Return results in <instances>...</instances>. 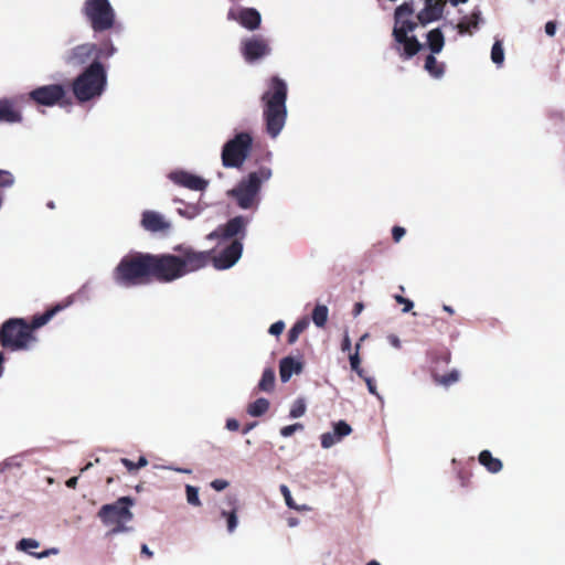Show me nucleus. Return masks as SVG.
<instances>
[{
    "label": "nucleus",
    "mask_w": 565,
    "mask_h": 565,
    "mask_svg": "<svg viewBox=\"0 0 565 565\" xmlns=\"http://www.w3.org/2000/svg\"><path fill=\"white\" fill-rule=\"evenodd\" d=\"M287 84L279 77H273L262 96L264 103V119L266 131L271 138H277L285 127L287 119Z\"/></svg>",
    "instance_id": "nucleus-1"
},
{
    "label": "nucleus",
    "mask_w": 565,
    "mask_h": 565,
    "mask_svg": "<svg viewBox=\"0 0 565 565\" xmlns=\"http://www.w3.org/2000/svg\"><path fill=\"white\" fill-rule=\"evenodd\" d=\"M273 177L269 167L262 166L242 178L237 184L227 191L242 210H257L260 203V191L264 183Z\"/></svg>",
    "instance_id": "nucleus-2"
},
{
    "label": "nucleus",
    "mask_w": 565,
    "mask_h": 565,
    "mask_svg": "<svg viewBox=\"0 0 565 565\" xmlns=\"http://www.w3.org/2000/svg\"><path fill=\"white\" fill-rule=\"evenodd\" d=\"M150 260V254L131 253L124 256L113 270L115 284L130 288L147 282L151 277Z\"/></svg>",
    "instance_id": "nucleus-3"
},
{
    "label": "nucleus",
    "mask_w": 565,
    "mask_h": 565,
    "mask_svg": "<svg viewBox=\"0 0 565 565\" xmlns=\"http://www.w3.org/2000/svg\"><path fill=\"white\" fill-rule=\"evenodd\" d=\"M134 505L135 500L131 497H120L113 503L102 505L97 516L109 529L106 533L107 536L135 531L134 526L130 525L134 520V512L131 511Z\"/></svg>",
    "instance_id": "nucleus-4"
},
{
    "label": "nucleus",
    "mask_w": 565,
    "mask_h": 565,
    "mask_svg": "<svg viewBox=\"0 0 565 565\" xmlns=\"http://www.w3.org/2000/svg\"><path fill=\"white\" fill-rule=\"evenodd\" d=\"M413 8L408 3H403L395 10V24L393 36L397 43V50L404 58L413 57L422 47L420 43L412 33L417 24L409 20Z\"/></svg>",
    "instance_id": "nucleus-5"
},
{
    "label": "nucleus",
    "mask_w": 565,
    "mask_h": 565,
    "mask_svg": "<svg viewBox=\"0 0 565 565\" xmlns=\"http://www.w3.org/2000/svg\"><path fill=\"white\" fill-rule=\"evenodd\" d=\"M107 85V74L104 66L93 62L73 83L75 97L84 103L99 97Z\"/></svg>",
    "instance_id": "nucleus-6"
},
{
    "label": "nucleus",
    "mask_w": 565,
    "mask_h": 565,
    "mask_svg": "<svg viewBox=\"0 0 565 565\" xmlns=\"http://www.w3.org/2000/svg\"><path fill=\"white\" fill-rule=\"evenodd\" d=\"M253 137L249 132L242 131L227 140L222 149L221 159L224 168L243 167L250 154Z\"/></svg>",
    "instance_id": "nucleus-7"
},
{
    "label": "nucleus",
    "mask_w": 565,
    "mask_h": 565,
    "mask_svg": "<svg viewBox=\"0 0 565 565\" xmlns=\"http://www.w3.org/2000/svg\"><path fill=\"white\" fill-rule=\"evenodd\" d=\"M35 342L30 326L22 319H10L2 324L0 343L11 350H25Z\"/></svg>",
    "instance_id": "nucleus-8"
},
{
    "label": "nucleus",
    "mask_w": 565,
    "mask_h": 565,
    "mask_svg": "<svg viewBox=\"0 0 565 565\" xmlns=\"http://www.w3.org/2000/svg\"><path fill=\"white\" fill-rule=\"evenodd\" d=\"M85 13L95 31H105L114 25L115 12L108 0H87Z\"/></svg>",
    "instance_id": "nucleus-9"
},
{
    "label": "nucleus",
    "mask_w": 565,
    "mask_h": 565,
    "mask_svg": "<svg viewBox=\"0 0 565 565\" xmlns=\"http://www.w3.org/2000/svg\"><path fill=\"white\" fill-rule=\"evenodd\" d=\"M150 267L151 277L160 281L170 282L183 277L177 255H151Z\"/></svg>",
    "instance_id": "nucleus-10"
},
{
    "label": "nucleus",
    "mask_w": 565,
    "mask_h": 565,
    "mask_svg": "<svg viewBox=\"0 0 565 565\" xmlns=\"http://www.w3.org/2000/svg\"><path fill=\"white\" fill-rule=\"evenodd\" d=\"M179 253V264L182 276L204 268L211 260L210 252L195 250L189 246H177Z\"/></svg>",
    "instance_id": "nucleus-11"
},
{
    "label": "nucleus",
    "mask_w": 565,
    "mask_h": 565,
    "mask_svg": "<svg viewBox=\"0 0 565 565\" xmlns=\"http://www.w3.org/2000/svg\"><path fill=\"white\" fill-rule=\"evenodd\" d=\"M248 224V220L244 216H235L230 220L225 225L217 227L215 231L211 232L206 239L214 241L217 239L220 243L231 239L238 236V241L245 237L246 226Z\"/></svg>",
    "instance_id": "nucleus-12"
},
{
    "label": "nucleus",
    "mask_w": 565,
    "mask_h": 565,
    "mask_svg": "<svg viewBox=\"0 0 565 565\" xmlns=\"http://www.w3.org/2000/svg\"><path fill=\"white\" fill-rule=\"evenodd\" d=\"M243 244L238 239L232 241L223 250L211 257L214 268L225 270L233 267L242 257Z\"/></svg>",
    "instance_id": "nucleus-13"
},
{
    "label": "nucleus",
    "mask_w": 565,
    "mask_h": 565,
    "mask_svg": "<svg viewBox=\"0 0 565 565\" xmlns=\"http://www.w3.org/2000/svg\"><path fill=\"white\" fill-rule=\"evenodd\" d=\"M227 19L237 22L249 31L257 30L262 22V15L256 9L239 6L230 8Z\"/></svg>",
    "instance_id": "nucleus-14"
},
{
    "label": "nucleus",
    "mask_w": 565,
    "mask_h": 565,
    "mask_svg": "<svg viewBox=\"0 0 565 565\" xmlns=\"http://www.w3.org/2000/svg\"><path fill=\"white\" fill-rule=\"evenodd\" d=\"M241 52L248 63H254L270 53L267 41L260 36L246 38L241 43Z\"/></svg>",
    "instance_id": "nucleus-15"
},
{
    "label": "nucleus",
    "mask_w": 565,
    "mask_h": 565,
    "mask_svg": "<svg viewBox=\"0 0 565 565\" xmlns=\"http://www.w3.org/2000/svg\"><path fill=\"white\" fill-rule=\"evenodd\" d=\"M65 96L62 85L53 84L38 87L30 92V98L39 105L54 106Z\"/></svg>",
    "instance_id": "nucleus-16"
},
{
    "label": "nucleus",
    "mask_w": 565,
    "mask_h": 565,
    "mask_svg": "<svg viewBox=\"0 0 565 565\" xmlns=\"http://www.w3.org/2000/svg\"><path fill=\"white\" fill-rule=\"evenodd\" d=\"M169 179L177 185L192 191H204L209 186V181L200 175L185 170H175L169 174Z\"/></svg>",
    "instance_id": "nucleus-17"
},
{
    "label": "nucleus",
    "mask_w": 565,
    "mask_h": 565,
    "mask_svg": "<svg viewBox=\"0 0 565 565\" xmlns=\"http://www.w3.org/2000/svg\"><path fill=\"white\" fill-rule=\"evenodd\" d=\"M352 427L345 420H338L332 423L331 430L323 433L320 436L321 447L330 449L340 444L345 437L351 435Z\"/></svg>",
    "instance_id": "nucleus-18"
},
{
    "label": "nucleus",
    "mask_w": 565,
    "mask_h": 565,
    "mask_svg": "<svg viewBox=\"0 0 565 565\" xmlns=\"http://www.w3.org/2000/svg\"><path fill=\"white\" fill-rule=\"evenodd\" d=\"M141 226L151 233L169 231L170 222L159 212L147 210L141 215Z\"/></svg>",
    "instance_id": "nucleus-19"
},
{
    "label": "nucleus",
    "mask_w": 565,
    "mask_h": 565,
    "mask_svg": "<svg viewBox=\"0 0 565 565\" xmlns=\"http://www.w3.org/2000/svg\"><path fill=\"white\" fill-rule=\"evenodd\" d=\"M445 3L446 0H425V7L417 15L419 22L427 24L440 19Z\"/></svg>",
    "instance_id": "nucleus-20"
},
{
    "label": "nucleus",
    "mask_w": 565,
    "mask_h": 565,
    "mask_svg": "<svg viewBox=\"0 0 565 565\" xmlns=\"http://www.w3.org/2000/svg\"><path fill=\"white\" fill-rule=\"evenodd\" d=\"M97 47L95 44L85 43L74 47L67 56L71 64L79 65L86 63L92 56L96 57Z\"/></svg>",
    "instance_id": "nucleus-21"
},
{
    "label": "nucleus",
    "mask_w": 565,
    "mask_h": 565,
    "mask_svg": "<svg viewBox=\"0 0 565 565\" xmlns=\"http://www.w3.org/2000/svg\"><path fill=\"white\" fill-rule=\"evenodd\" d=\"M302 371V363L300 360L292 356H286L280 360L279 375L281 382H288L292 375L300 374Z\"/></svg>",
    "instance_id": "nucleus-22"
},
{
    "label": "nucleus",
    "mask_w": 565,
    "mask_h": 565,
    "mask_svg": "<svg viewBox=\"0 0 565 565\" xmlns=\"http://www.w3.org/2000/svg\"><path fill=\"white\" fill-rule=\"evenodd\" d=\"M74 302V296H70L64 305H56L46 312H44L41 316H36L32 320L31 331L33 329H38L46 324L57 312L62 311L63 309L67 308Z\"/></svg>",
    "instance_id": "nucleus-23"
},
{
    "label": "nucleus",
    "mask_w": 565,
    "mask_h": 565,
    "mask_svg": "<svg viewBox=\"0 0 565 565\" xmlns=\"http://www.w3.org/2000/svg\"><path fill=\"white\" fill-rule=\"evenodd\" d=\"M22 116L10 100H0V122H20Z\"/></svg>",
    "instance_id": "nucleus-24"
},
{
    "label": "nucleus",
    "mask_w": 565,
    "mask_h": 565,
    "mask_svg": "<svg viewBox=\"0 0 565 565\" xmlns=\"http://www.w3.org/2000/svg\"><path fill=\"white\" fill-rule=\"evenodd\" d=\"M479 462L491 473L500 472L503 467L502 461L493 457L489 450H482L479 454Z\"/></svg>",
    "instance_id": "nucleus-25"
},
{
    "label": "nucleus",
    "mask_w": 565,
    "mask_h": 565,
    "mask_svg": "<svg viewBox=\"0 0 565 565\" xmlns=\"http://www.w3.org/2000/svg\"><path fill=\"white\" fill-rule=\"evenodd\" d=\"M427 44L431 54H438L445 45V38L440 29H434L427 34Z\"/></svg>",
    "instance_id": "nucleus-26"
},
{
    "label": "nucleus",
    "mask_w": 565,
    "mask_h": 565,
    "mask_svg": "<svg viewBox=\"0 0 565 565\" xmlns=\"http://www.w3.org/2000/svg\"><path fill=\"white\" fill-rule=\"evenodd\" d=\"M481 22V12L473 11L469 18H465L461 20L456 28L458 29L460 34L471 33L472 30L478 29L479 23Z\"/></svg>",
    "instance_id": "nucleus-27"
},
{
    "label": "nucleus",
    "mask_w": 565,
    "mask_h": 565,
    "mask_svg": "<svg viewBox=\"0 0 565 565\" xmlns=\"http://www.w3.org/2000/svg\"><path fill=\"white\" fill-rule=\"evenodd\" d=\"M425 70L429 73L430 76L435 78H441L445 73V65L439 63L434 54H430L426 57Z\"/></svg>",
    "instance_id": "nucleus-28"
},
{
    "label": "nucleus",
    "mask_w": 565,
    "mask_h": 565,
    "mask_svg": "<svg viewBox=\"0 0 565 565\" xmlns=\"http://www.w3.org/2000/svg\"><path fill=\"white\" fill-rule=\"evenodd\" d=\"M269 401L264 397H259L247 406V414L252 417H259L269 409Z\"/></svg>",
    "instance_id": "nucleus-29"
},
{
    "label": "nucleus",
    "mask_w": 565,
    "mask_h": 565,
    "mask_svg": "<svg viewBox=\"0 0 565 565\" xmlns=\"http://www.w3.org/2000/svg\"><path fill=\"white\" fill-rule=\"evenodd\" d=\"M329 309L324 305H317L312 311V321L318 328H323L328 321Z\"/></svg>",
    "instance_id": "nucleus-30"
},
{
    "label": "nucleus",
    "mask_w": 565,
    "mask_h": 565,
    "mask_svg": "<svg viewBox=\"0 0 565 565\" xmlns=\"http://www.w3.org/2000/svg\"><path fill=\"white\" fill-rule=\"evenodd\" d=\"M279 490L285 499V503L286 505L289 508V509H294L296 511H299V512H302V511H310V508L306 504H297L294 499H292V495H291V492L289 490V488L286 486V484H281L279 487Z\"/></svg>",
    "instance_id": "nucleus-31"
},
{
    "label": "nucleus",
    "mask_w": 565,
    "mask_h": 565,
    "mask_svg": "<svg viewBox=\"0 0 565 565\" xmlns=\"http://www.w3.org/2000/svg\"><path fill=\"white\" fill-rule=\"evenodd\" d=\"M275 386V372L273 369H266L263 372L258 383V388L263 392H271Z\"/></svg>",
    "instance_id": "nucleus-32"
},
{
    "label": "nucleus",
    "mask_w": 565,
    "mask_h": 565,
    "mask_svg": "<svg viewBox=\"0 0 565 565\" xmlns=\"http://www.w3.org/2000/svg\"><path fill=\"white\" fill-rule=\"evenodd\" d=\"M309 327V320L308 318H302L298 320L292 328L289 330L288 333V341L289 343H295L299 335Z\"/></svg>",
    "instance_id": "nucleus-33"
},
{
    "label": "nucleus",
    "mask_w": 565,
    "mask_h": 565,
    "mask_svg": "<svg viewBox=\"0 0 565 565\" xmlns=\"http://www.w3.org/2000/svg\"><path fill=\"white\" fill-rule=\"evenodd\" d=\"M177 211L179 215L188 220H193L203 212V206L200 204H190L184 207H179Z\"/></svg>",
    "instance_id": "nucleus-34"
},
{
    "label": "nucleus",
    "mask_w": 565,
    "mask_h": 565,
    "mask_svg": "<svg viewBox=\"0 0 565 565\" xmlns=\"http://www.w3.org/2000/svg\"><path fill=\"white\" fill-rule=\"evenodd\" d=\"M40 546V542L35 539H31V537H25V539H21L17 545H15V548L20 552H23V553H28L30 555L33 556V552L32 550H35Z\"/></svg>",
    "instance_id": "nucleus-35"
},
{
    "label": "nucleus",
    "mask_w": 565,
    "mask_h": 565,
    "mask_svg": "<svg viewBox=\"0 0 565 565\" xmlns=\"http://www.w3.org/2000/svg\"><path fill=\"white\" fill-rule=\"evenodd\" d=\"M491 61L498 66H502L504 62V50L501 41H495L491 49Z\"/></svg>",
    "instance_id": "nucleus-36"
},
{
    "label": "nucleus",
    "mask_w": 565,
    "mask_h": 565,
    "mask_svg": "<svg viewBox=\"0 0 565 565\" xmlns=\"http://www.w3.org/2000/svg\"><path fill=\"white\" fill-rule=\"evenodd\" d=\"M306 413V403L303 399L301 398H298L296 399L292 405H291V408H290V412H289V416L291 418H300L305 415Z\"/></svg>",
    "instance_id": "nucleus-37"
},
{
    "label": "nucleus",
    "mask_w": 565,
    "mask_h": 565,
    "mask_svg": "<svg viewBox=\"0 0 565 565\" xmlns=\"http://www.w3.org/2000/svg\"><path fill=\"white\" fill-rule=\"evenodd\" d=\"M460 373L457 370H452L448 374L441 375L437 379V382L443 386H450L459 381Z\"/></svg>",
    "instance_id": "nucleus-38"
},
{
    "label": "nucleus",
    "mask_w": 565,
    "mask_h": 565,
    "mask_svg": "<svg viewBox=\"0 0 565 565\" xmlns=\"http://www.w3.org/2000/svg\"><path fill=\"white\" fill-rule=\"evenodd\" d=\"M186 501L193 507H200L201 500L199 498V489L196 487L188 484L185 487Z\"/></svg>",
    "instance_id": "nucleus-39"
},
{
    "label": "nucleus",
    "mask_w": 565,
    "mask_h": 565,
    "mask_svg": "<svg viewBox=\"0 0 565 565\" xmlns=\"http://www.w3.org/2000/svg\"><path fill=\"white\" fill-rule=\"evenodd\" d=\"M121 463L129 470L134 471L139 468H143L148 465V460L146 457L141 456L138 460V462H132L131 460L127 458H121Z\"/></svg>",
    "instance_id": "nucleus-40"
},
{
    "label": "nucleus",
    "mask_w": 565,
    "mask_h": 565,
    "mask_svg": "<svg viewBox=\"0 0 565 565\" xmlns=\"http://www.w3.org/2000/svg\"><path fill=\"white\" fill-rule=\"evenodd\" d=\"M222 516L226 519L227 521V530L230 533H233L238 524L237 515L235 511L226 512L222 511Z\"/></svg>",
    "instance_id": "nucleus-41"
},
{
    "label": "nucleus",
    "mask_w": 565,
    "mask_h": 565,
    "mask_svg": "<svg viewBox=\"0 0 565 565\" xmlns=\"http://www.w3.org/2000/svg\"><path fill=\"white\" fill-rule=\"evenodd\" d=\"M359 349L360 343L356 344L355 353L350 355V364L353 371H355L360 376H363V370L360 367Z\"/></svg>",
    "instance_id": "nucleus-42"
},
{
    "label": "nucleus",
    "mask_w": 565,
    "mask_h": 565,
    "mask_svg": "<svg viewBox=\"0 0 565 565\" xmlns=\"http://www.w3.org/2000/svg\"><path fill=\"white\" fill-rule=\"evenodd\" d=\"M302 429H303V425L300 423H296V424L282 427L280 429V435L282 437H290L294 433H296L298 430H302Z\"/></svg>",
    "instance_id": "nucleus-43"
},
{
    "label": "nucleus",
    "mask_w": 565,
    "mask_h": 565,
    "mask_svg": "<svg viewBox=\"0 0 565 565\" xmlns=\"http://www.w3.org/2000/svg\"><path fill=\"white\" fill-rule=\"evenodd\" d=\"M394 299L403 306L402 311L404 313L412 311V309L414 308V302L407 298H404L403 296L395 295Z\"/></svg>",
    "instance_id": "nucleus-44"
},
{
    "label": "nucleus",
    "mask_w": 565,
    "mask_h": 565,
    "mask_svg": "<svg viewBox=\"0 0 565 565\" xmlns=\"http://www.w3.org/2000/svg\"><path fill=\"white\" fill-rule=\"evenodd\" d=\"M13 182L14 179L10 172L0 170V186H11Z\"/></svg>",
    "instance_id": "nucleus-45"
},
{
    "label": "nucleus",
    "mask_w": 565,
    "mask_h": 565,
    "mask_svg": "<svg viewBox=\"0 0 565 565\" xmlns=\"http://www.w3.org/2000/svg\"><path fill=\"white\" fill-rule=\"evenodd\" d=\"M58 553H60V550L57 547H50L40 553L33 554V556L38 559H42V558H46L52 555H57Z\"/></svg>",
    "instance_id": "nucleus-46"
},
{
    "label": "nucleus",
    "mask_w": 565,
    "mask_h": 565,
    "mask_svg": "<svg viewBox=\"0 0 565 565\" xmlns=\"http://www.w3.org/2000/svg\"><path fill=\"white\" fill-rule=\"evenodd\" d=\"M285 329V322L279 320L275 323H273L270 327H269V330L268 332L271 334V335H280L282 333Z\"/></svg>",
    "instance_id": "nucleus-47"
},
{
    "label": "nucleus",
    "mask_w": 565,
    "mask_h": 565,
    "mask_svg": "<svg viewBox=\"0 0 565 565\" xmlns=\"http://www.w3.org/2000/svg\"><path fill=\"white\" fill-rule=\"evenodd\" d=\"M115 52H116L115 46L111 43H108L106 45V47H105V51L104 50H97L96 57H100V56L109 57V56L114 55Z\"/></svg>",
    "instance_id": "nucleus-48"
},
{
    "label": "nucleus",
    "mask_w": 565,
    "mask_h": 565,
    "mask_svg": "<svg viewBox=\"0 0 565 565\" xmlns=\"http://www.w3.org/2000/svg\"><path fill=\"white\" fill-rule=\"evenodd\" d=\"M211 487L216 491H223L228 487V481L224 479H215L211 482Z\"/></svg>",
    "instance_id": "nucleus-49"
},
{
    "label": "nucleus",
    "mask_w": 565,
    "mask_h": 565,
    "mask_svg": "<svg viewBox=\"0 0 565 565\" xmlns=\"http://www.w3.org/2000/svg\"><path fill=\"white\" fill-rule=\"evenodd\" d=\"M393 238L395 242H399L405 235V228L401 226H394L392 230Z\"/></svg>",
    "instance_id": "nucleus-50"
},
{
    "label": "nucleus",
    "mask_w": 565,
    "mask_h": 565,
    "mask_svg": "<svg viewBox=\"0 0 565 565\" xmlns=\"http://www.w3.org/2000/svg\"><path fill=\"white\" fill-rule=\"evenodd\" d=\"M19 466H20V463L17 461L15 458H10L0 465V471H4L8 468L19 467Z\"/></svg>",
    "instance_id": "nucleus-51"
},
{
    "label": "nucleus",
    "mask_w": 565,
    "mask_h": 565,
    "mask_svg": "<svg viewBox=\"0 0 565 565\" xmlns=\"http://www.w3.org/2000/svg\"><path fill=\"white\" fill-rule=\"evenodd\" d=\"M365 383L367 385V390L371 394L375 395L377 398L382 399V397L380 396V394L377 393V390H376V386L373 382L372 379L370 377H365Z\"/></svg>",
    "instance_id": "nucleus-52"
},
{
    "label": "nucleus",
    "mask_w": 565,
    "mask_h": 565,
    "mask_svg": "<svg viewBox=\"0 0 565 565\" xmlns=\"http://www.w3.org/2000/svg\"><path fill=\"white\" fill-rule=\"evenodd\" d=\"M226 428L231 431H236L239 428V423L235 418H228L226 420Z\"/></svg>",
    "instance_id": "nucleus-53"
},
{
    "label": "nucleus",
    "mask_w": 565,
    "mask_h": 565,
    "mask_svg": "<svg viewBox=\"0 0 565 565\" xmlns=\"http://www.w3.org/2000/svg\"><path fill=\"white\" fill-rule=\"evenodd\" d=\"M387 341L391 343L392 347H394L395 349H399L401 348V340L397 335L395 334H390L387 337Z\"/></svg>",
    "instance_id": "nucleus-54"
},
{
    "label": "nucleus",
    "mask_w": 565,
    "mask_h": 565,
    "mask_svg": "<svg viewBox=\"0 0 565 565\" xmlns=\"http://www.w3.org/2000/svg\"><path fill=\"white\" fill-rule=\"evenodd\" d=\"M556 26L553 22H547L545 25V32L547 35L553 36L555 34Z\"/></svg>",
    "instance_id": "nucleus-55"
},
{
    "label": "nucleus",
    "mask_w": 565,
    "mask_h": 565,
    "mask_svg": "<svg viewBox=\"0 0 565 565\" xmlns=\"http://www.w3.org/2000/svg\"><path fill=\"white\" fill-rule=\"evenodd\" d=\"M351 349V340L348 334L344 335L343 342H342V351H350Z\"/></svg>",
    "instance_id": "nucleus-56"
},
{
    "label": "nucleus",
    "mask_w": 565,
    "mask_h": 565,
    "mask_svg": "<svg viewBox=\"0 0 565 565\" xmlns=\"http://www.w3.org/2000/svg\"><path fill=\"white\" fill-rule=\"evenodd\" d=\"M364 309V306L362 302H356L353 308V315L359 316Z\"/></svg>",
    "instance_id": "nucleus-57"
},
{
    "label": "nucleus",
    "mask_w": 565,
    "mask_h": 565,
    "mask_svg": "<svg viewBox=\"0 0 565 565\" xmlns=\"http://www.w3.org/2000/svg\"><path fill=\"white\" fill-rule=\"evenodd\" d=\"M162 468L174 470V471L181 472V473H191L192 472L191 469H185V468H172V467H167V466H163Z\"/></svg>",
    "instance_id": "nucleus-58"
},
{
    "label": "nucleus",
    "mask_w": 565,
    "mask_h": 565,
    "mask_svg": "<svg viewBox=\"0 0 565 565\" xmlns=\"http://www.w3.org/2000/svg\"><path fill=\"white\" fill-rule=\"evenodd\" d=\"M77 480L78 478L77 477H73V478H70L67 481H66V486L68 488H75L76 484H77Z\"/></svg>",
    "instance_id": "nucleus-59"
},
{
    "label": "nucleus",
    "mask_w": 565,
    "mask_h": 565,
    "mask_svg": "<svg viewBox=\"0 0 565 565\" xmlns=\"http://www.w3.org/2000/svg\"><path fill=\"white\" fill-rule=\"evenodd\" d=\"M287 522H288V525H289L290 527H296V526H298V524H299V520H298V519H296V518H290V519H288V521H287Z\"/></svg>",
    "instance_id": "nucleus-60"
},
{
    "label": "nucleus",
    "mask_w": 565,
    "mask_h": 565,
    "mask_svg": "<svg viewBox=\"0 0 565 565\" xmlns=\"http://www.w3.org/2000/svg\"><path fill=\"white\" fill-rule=\"evenodd\" d=\"M141 552H142L143 554H146L147 556H149V557H151V556L153 555V553L149 550V547H148L146 544H143V545L141 546Z\"/></svg>",
    "instance_id": "nucleus-61"
},
{
    "label": "nucleus",
    "mask_w": 565,
    "mask_h": 565,
    "mask_svg": "<svg viewBox=\"0 0 565 565\" xmlns=\"http://www.w3.org/2000/svg\"><path fill=\"white\" fill-rule=\"evenodd\" d=\"M468 0H449L452 6H458L459 3H466Z\"/></svg>",
    "instance_id": "nucleus-62"
},
{
    "label": "nucleus",
    "mask_w": 565,
    "mask_h": 565,
    "mask_svg": "<svg viewBox=\"0 0 565 565\" xmlns=\"http://www.w3.org/2000/svg\"><path fill=\"white\" fill-rule=\"evenodd\" d=\"M443 309L448 313H454V309L450 306L445 305Z\"/></svg>",
    "instance_id": "nucleus-63"
},
{
    "label": "nucleus",
    "mask_w": 565,
    "mask_h": 565,
    "mask_svg": "<svg viewBox=\"0 0 565 565\" xmlns=\"http://www.w3.org/2000/svg\"><path fill=\"white\" fill-rule=\"evenodd\" d=\"M366 565H381L377 561H370Z\"/></svg>",
    "instance_id": "nucleus-64"
}]
</instances>
